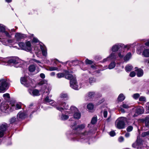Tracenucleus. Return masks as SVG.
<instances>
[{
	"mask_svg": "<svg viewBox=\"0 0 149 149\" xmlns=\"http://www.w3.org/2000/svg\"><path fill=\"white\" fill-rule=\"evenodd\" d=\"M85 127V125L84 124H82L78 126V127L75 129L76 130L78 128H79L80 129H82L84 128Z\"/></svg>",
	"mask_w": 149,
	"mask_h": 149,
	"instance_id": "44",
	"label": "nucleus"
},
{
	"mask_svg": "<svg viewBox=\"0 0 149 149\" xmlns=\"http://www.w3.org/2000/svg\"><path fill=\"white\" fill-rule=\"evenodd\" d=\"M133 67L132 66L127 65L125 68V70L127 72H130L131 70Z\"/></svg>",
	"mask_w": 149,
	"mask_h": 149,
	"instance_id": "31",
	"label": "nucleus"
},
{
	"mask_svg": "<svg viewBox=\"0 0 149 149\" xmlns=\"http://www.w3.org/2000/svg\"><path fill=\"white\" fill-rule=\"evenodd\" d=\"M40 77L42 79H44L45 77V75L43 73L40 74Z\"/></svg>",
	"mask_w": 149,
	"mask_h": 149,
	"instance_id": "52",
	"label": "nucleus"
},
{
	"mask_svg": "<svg viewBox=\"0 0 149 149\" xmlns=\"http://www.w3.org/2000/svg\"><path fill=\"white\" fill-rule=\"evenodd\" d=\"M21 108V106L20 104H16L15 105H12L11 108L15 110H18Z\"/></svg>",
	"mask_w": 149,
	"mask_h": 149,
	"instance_id": "22",
	"label": "nucleus"
},
{
	"mask_svg": "<svg viewBox=\"0 0 149 149\" xmlns=\"http://www.w3.org/2000/svg\"><path fill=\"white\" fill-rule=\"evenodd\" d=\"M109 134L110 136H113L115 135V133L114 131H111L109 132Z\"/></svg>",
	"mask_w": 149,
	"mask_h": 149,
	"instance_id": "48",
	"label": "nucleus"
},
{
	"mask_svg": "<svg viewBox=\"0 0 149 149\" xmlns=\"http://www.w3.org/2000/svg\"><path fill=\"white\" fill-rule=\"evenodd\" d=\"M38 85L39 86H42V89L43 90L44 88H45V90L44 93H49L51 91V88L49 87V85L47 84V81L43 79L40 81L38 84Z\"/></svg>",
	"mask_w": 149,
	"mask_h": 149,
	"instance_id": "6",
	"label": "nucleus"
},
{
	"mask_svg": "<svg viewBox=\"0 0 149 149\" xmlns=\"http://www.w3.org/2000/svg\"><path fill=\"white\" fill-rule=\"evenodd\" d=\"M136 72L137 75L140 77L142 76L143 74V70L141 69H138L135 70Z\"/></svg>",
	"mask_w": 149,
	"mask_h": 149,
	"instance_id": "19",
	"label": "nucleus"
},
{
	"mask_svg": "<svg viewBox=\"0 0 149 149\" xmlns=\"http://www.w3.org/2000/svg\"><path fill=\"white\" fill-rule=\"evenodd\" d=\"M88 134V132H85V133H84L82 134V135H87Z\"/></svg>",
	"mask_w": 149,
	"mask_h": 149,
	"instance_id": "64",
	"label": "nucleus"
},
{
	"mask_svg": "<svg viewBox=\"0 0 149 149\" xmlns=\"http://www.w3.org/2000/svg\"><path fill=\"white\" fill-rule=\"evenodd\" d=\"M139 100L141 102H146V97L143 96L140 97L139 98Z\"/></svg>",
	"mask_w": 149,
	"mask_h": 149,
	"instance_id": "36",
	"label": "nucleus"
},
{
	"mask_svg": "<svg viewBox=\"0 0 149 149\" xmlns=\"http://www.w3.org/2000/svg\"><path fill=\"white\" fill-rule=\"evenodd\" d=\"M33 60L35 62H36L38 63H40V61H38V60H36L35 59H34Z\"/></svg>",
	"mask_w": 149,
	"mask_h": 149,
	"instance_id": "59",
	"label": "nucleus"
},
{
	"mask_svg": "<svg viewBox=\"0 0 149 149\" xmlns=\"http://www.w3.org/2000/svg\"><path fill=\"white\" fill-rule=\"evenodd\" d=\"M9 108L8 104L6 102H2L0 107V113L1 112L8 113V109Z\"/></svg>",
	"mask_w": 149,
	"mask_h": 149,
	"instance_id": "11",
	"label": "nucleus"
},
{
	"mask_svg": "<svg viewBox=\"0 0 149 149\" xmlns=\"http://www.w3.org/2000/svg\"><path fill=\"white\" fill-rule=\"evenodd\" d=\"M3 97L4 98V99L5 100H9L10 98V95L8 93H6L4 94L3 95Z\"/></svg>",
	"mask_w": 149,
	"mask_h": 149,
	"instance_id": "25",
	"label": "nucleus"
},
{
	"mask_svg": "<svg viewBox=\"0 0 149 149\" xmlns=\"http://www.w3.org/2000/svg\"><path fill=\"white\" fill-rule=\"evenodd\" d=\"M131 56V54L130 52L128 53L124 58V60L125 61H128L130 58Z\"/></svg>",
	"mask_w": 149,
	"mask_h": 149,
	"instance_id": "27",
	"label": "nucleus"
},
{
	"mask_svg": "<svg viewBox=\"0 0 149 149\" xmlns=\"http://www.w3.org/2000/svg\"><path fill=\"white\" fill-rule=\"evenodd\" d=\"M107 115V111L106 110H104L103 112V116L104 118H106Z\"/></svg>",
	"mask_w": 149,
	"mask_h": 149,
	"instance_id": "50",
	"label": "nucleus"
},
{
	"mask_svg": "<svg viewBox=\"0 0 149 149\" xmlns=\"http://www.w3.org/2000/svg\"><path fill=\"white\" fill-rule=\"evenodd\" d=\"M97 120V118L96 117H93L91 121V123L92 124H94L95 123Z\"/></svg>",
	"mask_w": 149,
	"mask_h": 149,
	"instance_id": "35",
	"label": "nucleus"
},
{
	"mask_svg": "<svg viewBox=\"0 0 149 149\" xmlns=\"http://www.w3.org/2000/svg\"><path fill=\"white\" fill-rule=\"evenodd\" d=\"M124 138L122 137H120L118 139V141L120 142H122L124 141Z\"/></svg>",
	"mask_w": 149,
	"mask_h": 149,
	"instance_id": "51",
	"label": "nucleus"
},
{
	"mask_svg": "<svg viewBox=\"0 0 149 149\" xmlns=\"http://www.w3.org/2000/svg\"><path fill=\"white\" fill-rule=\"evenodd\" d=\"M16 118L15 117L12 118L10 120V122L11 123H13L16 121Z\"/></svg>",
	"mask_w": 149,
	"mask_h": 149,
	"instance_id": "49",
	"label": "nucleus"
},
{
	"mask_svg": "<svg viewBox=\"0 0 149 149\" xmlns=\"http://www.w3.org/2000/svg\"><path fill=\"white\" fill-rule=\"evenodd\" d=\"M29 71L31 72L35 71L36 69V66L34 65H30L29 68Z\"/></svg>",
	"mask_w": 149,
	"mask_h": 149,
	"instance_id": "28",
	"label": "nucleus"
},
{
	"mask_svg": "<svg viewBox=\"0 0 149 149\" xmlns=\"http://www.w3.org/2000/svg\"><path fill=\"white\" fill-rule=\"evenodd\" d=\"M20 82L22 84L26 87L31 86L32 84V80L27 77L21 78Z\"/></svg>",
	"mask_w": 149,
	"mask_h": 149,
	"instance_id": "9",
	"label": "nucleus"
},
{
	"mask_svg": "<svg viewBox=\"0 0 149 149\" xmlns=\"http://www.w3.org/2000/svg\"><path fill=\"white\" fill-rule=\"evenodd\" d=\"M57 69L58 68L55 67H50L48 69V70L51 71L57 70Z\"/></svg>",
	"mask_w": 149,
	"mask_h": 149,
	"instance_id": "42",
	"label": "nucleus"
},
{
	"mask_svg": "<svg viewBox=\"0 0 149 149\" xmlns=\"http://www.w3.org/2000/svg\"><path fill=\"white\" fill-rule=\"evenodd\" d=\"M89 83L90 84H92L95 81V79L93 78H90L89 79Z\"/></svg>",
	"mask_w": 149,
	"mask_h": 149,
	"instance_id": "40",
	"label": "nucleus"
},
{
	"mask_svg": "<svg viewBox=\"0 0 149 149\" xmlns=\"http://www.w3.org/2000/svg\"><path fill=\"white\" fill-rule=\"evenodd\" d=\"M137 52L138 54H140L141 53V51L140 50H138L137 51Z\"/></svg>",
	"mask_w": 149,
	"mask_h": 149,
	"instance_id": "60",
	"label": "nucleus"
},
{
	"mask_svg": "<svg viewBox=\"0 0 149 149\" xmlns=\"http://www.w3.org/2000/svg\"><path fill=\"white\" fill-rule=\"evenodd\" d=\"M145 45H146L149 47V40L147 41L145 43Z\"/></svg>",
	"mask_w": 149,
	"mask_h": 149,
	"instance_id": "57",
	"label": "nucleus"
},
{
	"mask_svg": "<svg viewBox=\"0 0 149 149\" xmlns=\"http://www.w3.org/2000/svg\"><path fill=\"white\" fill-rule=\"evenodd\" d=\"M4 26L3 25L0 24V32L3 33V32L5 30Z\"/></svg>",
	"mask_w": 149,
	"mask_h": 149,
	"instance_id": "38",
	"label": "nucleus"
},
{
	"mask_svg": "<svg viewBox=\"0 0 149 149\" xmlns=\"http://www.w3.org/2000/svg\"><path fill=\"white\" fill-rule=\"evenodd\" d=\"M45 100L47 102H49L50 104L51 105L54 107L57 110L59 111L62 112L63 111V108L62 107H59L58 104H57V103L54 102L53 100L49 99L48 96L46 97L45 99Z\"/></svg>",
	"mask_w": 149,
	"mask_h": 149,
	"instance_id": "8",
	"label": "nucleus"
},
{
	"mask_svg": "<svg viewBox=\"0 0 149 149\" xmlns=\"http://www.w3.org/2000/svg\"><path fill=\"white\" fill-rule=\"evenodd\" d=\"M68 111H67V113H66V114H67L68 115H66L65 114H62L61 116V120H65L67 119H68L69 117V114H68Z\"/></svg>",
	"mask_w": 149,
	"mask_h": 149,
	"instance_id": "24",
	"label": "nucleus"
},
{
	"mask_svg": "<svg viewBox=\"0 0 149 149\" xmlns=\"http://www.w3.org/2000/svg\"><path fill=\"white\" fill-rule=\"evenodd\" d=\"M57 76L58 78H60L64 77L65 75L63 73H59L57 74Z\"/></svg>",
	"mask_w": 149,
	"mask_h": 149,
	"instance_id": "34",
	"label": "nucleus"
},
{
	"mask_svg": "<svg viewBox=\"0 0 149 149\" xmlns=\"http://www.w3.org/2000/svg\"><path fill=\"white\" fill-rule=\"evenodd\" d=\"M121 46V45L120 44H118L113 45L112 48V50L113 52H116L117 51L118 49Z\"/></svg>",
	"mask_w": 149,
	"mask_h": 149,
	"instance_id": "18",
	"label": "nucleus"
},
{
	"mask_svg": "<svg viewBox=\"0 0 149 149\" xmlns=\"http://www.w3.org/2000/svg\"><path fill=\"white\" fill-rule=\"evenodd\" d=\"M85 62L86 64H91L93 63V61L90 60L86 59L85 60Z\"/></svg>",
	"mask_w": 149,
	"mask_h": 149,
	"instance_id": "46",
	"label": "nucleus"
},
{
	"mask_svg": "<svg viewBox=\"0 0 149 149\" xmlns=\"http://www.w3.org/2000/svg\"><path fill=\"white\" fill-rule=\"evenodd\" d=\"M144 122L145 123V126H148L149 127V126L148 125L149 123V118H145Z\"/></svg>",
	"mask_w": 149,
	"mask_h": 149,
	"instance_id": "33",
	"label": "nucleus"
},
{
	"mask_svg": "<svg viewBox=\"0 0 149 149\" xmlns=\"http://www.w3.org/2000/svg\"><path fill=\"white\" fill-rule=\"evenodd\" d=\"M8 127V125L6 123H3L0 126V137H2L4 134V132Z\"/></svg>",
	"mask_w": 149,
	"mask_h": 149,
	"instance_id": "12",
	"label": "nucleus"
},
{
	"mask_svg": "<svg viewBox=\"0 0 149 149\" xmlns=\"http://www.w3.org/2000/svg\"><path fill=\"white\" fill-rule=\"evenodd\" d=\"M33 42H38V40L36 38H33Z\"/></svg>",
	"mask_w": 149,
	"mask_h": 149,
	"instance_id": "53",
	"label": "nucleus"
},
{
	"mask_svg": "<svg viewBox=\"0 0 149 149\" xmlns=\"http://www.w3.org/2000/svg\"><path fill=\"white\" fill-rule=\"evenodd\" d=\"M116 58V56L114 53H112L107 58H105L103 60L104 62L107 61H109L112 60Z\"/></svg>",
	"mask_w": 149,
	"mask_h": 149,
	"instance_id": "16",
	"label": "nucleus"
},
{
	"mask_svg": "<svg viewBox=\"0 0 149 149\" xmlns=\"http://www.w3.org/2000/svg\"><path fill=\"white\" fill-rule=\"evenodd\" d=\"M6 1L8 3L12 1V0H6Z\"/></svg>",
	"mask_w": 149,
	"mask_h": 149,
	"instance_id": "62",
	"label": "nucleus"
},
{
	"mask_svg": "<svg viewBox=\"0 0 149 149\" xmlns=\"http://www.w3.org/2000/svg\"><path fill=\"white\" fill-rule=\"evenodd\" d=\"M142 54L145 57H149V49H145L143 52Z\"/></svg>",
	"mask_w": 149,
	"mask_h": 149,
	"instance_id": "23",
	"label": "nucleus"
},
{
	"mask_svg": "<svg viewBox=\"0 0 149 149\" xmlns=\"http://www.w3.org/2000/svg\"><path fill=\"white\" fill-rule=\"evenodd\" d=\"M68 99V95L67 94L62 93L61 94L59 99L58 100L57 104H58L59 107H62L64 109H67L69 108L68 105L65 102L62 101V100H66Z\"/></svg>",
	"mask_w": 149,
	"mask_h": 149,
	"instance_id": "2",
	"label": "nucleus"
},
{
	"mask_svg": "<svg viewBox=\"0 0 149 149\" xmlns=\"http://www.w3.org/2000/svg\"><path fill=\"white\" fill-rule=\"evenodd\" d=\"M95 93L94 92H89L88 94V96L89 98H92L95 96Z\"/></svg>",
	"mask_w": 149,
	"mask_h": 149,
	"instance_id": "32",
	"label": "nucleus"
},
{
	"mask_svg": "<svg viewBox=\"0 0 149 149\" xmlns=\"http://www.w3.org/2000/svg\"><path fill=\"white\" fill-rule=\"evenodd\" d=\"M120 106L123 108L126 109H127L130 108V106L128 104H123L121 105Z\"/></svg>",
	"mask_w": 149,
	"mask_h": 149,
	"instance_id": "37",
	"label": "nucleus"
},
{
	"mask_svg": "<svg viewBox=\"0 0 149 149\" xmlns=\"http://www.w3.org/2000/svg\"><path fill=\"white\" fill-rule=\"evenodd\" d=\"M133 129V127L131 126H129L127 129V131L130 132Z\"/></svg>",
	"mask_w": 149,
	"mask_h": 149,
	"instance_id": "45",
	"label": "nucleus"
},
{
	"mask_svg": "<svg viewBox=\"0 0 149 149\" xmlns=\"http://www.w3.org/2000/svg\"><path fill=\"white\" fill-rule=\"evenodd\" d=\"M124 47L125 48H127V49H128V48H129V45H125L124 46Z\"/></svg>",
	"mask_w": 149,
	"mask_h": 149,
	"instance_id": "61",
	"label": "nucleus"
},
{
	"mask_svg": "<svg viewBox=\"0 0 149 149\" xmlns=\"http://www.w3.org/2000/svg\"><path fill=\"white\" fill-rule=\"evenodd\" d=\"M149 135V131L148 132L143 133L142 134V136L143 137H145Z\"/></svg>",
	"mask_w": 149,
	"mask_h": 149,
	"instance_id": "43",
	"label": "nucleus"
},
{
	"mask_svg": "<svg viewBox=\"0 0 149 149\" xmlns=\"http://www.w3.org/2000/svg\"><path fill=\"white\" fill-rule=\"evenodd\" d=\"M87 108L89 111L92 110L94 108V105L92 103H89L87 105Z\"/></svg>",
	"mask_w": 149,
	"mask_h": 149,
	"instance_id": "29",
	"label": "nucleus"
},
{
	"mask_svg": "<svg viewBox=\"0 0 149 149\" xmlns=\"http://www.w3.org/2000/svg\"><path fill=\"white\" fill-rule=\"evenodd\" d=\"M125 118L122 117L118 118L116 121V126L118 129L123 128L125 127Z\"/></svg>",
	"mask_w": 149,
	"mask_h": 149,
	"instance_id": "7",
	"label": "nucleus"
},
{
	"mask_svg": "<svg viewBox=\"0 0 149 149\" xmlns=\"http://www.w3.org/2000/svg\"><path fill=\"white\" fill-rule=\"evenodd\" d=\"M5 61L8 64H12L15 67L17 68L20 66L21 60L18 57L13 58L10 59L7 58L5 59Z\"/></svg>",
	"mask_w": 149,
	"mask_h": 149,
	"instance_id": "3",
	"label": "nucleus"
},
{
	"mask_svg": "<svg viewBox=\"0 0 149 149\" xmlns=\"http://www.w3.org/2000/svg\"><path fill=\"white\" fill-rule=\"evenodd\" d=\"M40 48L43 56H46L47 55V49L46 47L44 45H40Z\"/></svg>",
	"mask_w": 149,
	"mask_h": 149,
	"instance_id": "15",
	"label": "nucleus"
},
{
	"mask_svg": "<svg viewBox=\"0 0 149 149\" xmlns=\"http://www.w3.org/2000/svg\"><path fill=\"white\" fill-rule=\"evenodd\" d=\"M8 85V84L6 79H2L0 80V93L5 91Z\"/></svg>",
	"mask_w": 149,
	"mask_h": 149,
	"instance_id": "10",
	"label": "nucleus"
},
{
	"mask_svg": "<svg viewBox=\"0 0 149 149\" xmlns=\"http://www.w3.org/2000/svg\"><path fill=\"white\" fill-rule=\"evenodd\" d=\"M70 110L68 112L69 116H72L74 114V118L76 119H79L81 117V114L79 112L77 108L74 106L70 107Z\"/></svg>",
	"mask_w": 149,
	"mask_h": 149,
	"instance_id": "4",
	"label": "nucleus"
},
{
	"mask_svg": "<svg viewBox=\"0 0 149 149\" xmlns=\"http://www.w3.org/2000/svg\"><path fill=\"white\" fill-rule=\"evenodd\" d=\"M120 111L122 113H124L125 112L124 109H123V108L122 107H121L120 106Z\"/></svg>",
	"mask_w": 149,
	"mask_h": 149,
	"instance_id": "55",
	"label": "nucleus"
},
{
	"mask_svg": "<svg viewBox=\"0 0 149 149\" xmlns=\"http://www.w3.org/2000/svg\"><path fill=\"white\" fill-rule=\"evenodd\" d=\"M14 42V40H13L9 39L8 40V42L9 43H12Z\"/></svg>",
	"mask_w": 149,
	"mask_h": 149,
	"instance_id": "54",
	"label": "nucleus"
},
{
	"mask_svg": "<svg viewBox=\"0 0 149 149\" xmlns=\"http://www.w3.org/2000/svg\"><path fill=\"white\" fill-rule=\"evenodd\" d=\"M118 56L120 57H123V55H121V54L120 53L118 54Z\"/></svg>",
	"mask_w": 149,
	"mask_h": 149,
	"instance_id": "63",
	"label": "nucleus"
},
{
	"mask_svg": "<svg viewBox=\"0 0 149 149\" xmlns=\"http://www.w3.org/2000/svg\"><path fill=\"white\" fill-rule=\"evenodd\" d=\"M140 96V95L138 93H136L134 94L133 95V97L136 100Z\"/></svg>",
	"mask_w": 149,
	"mask_h": 149,
	"instance_id": "41",
	"label": "nucleus"
},
{
	"mask_svg": "<svg viewBox=\"0 0 149 149\" xmlns=\"http://www.w3.org/2000/svg\"><path fill=\"white\" fill-rule=\"evenodd\" d=\"M30 94L33 96H39L40 95L39 91L37 89H34L32 91V93L30 92Z\"/></svg>",
	"mask_w": 149,
	"mask_h": 149,
	"instance_id": "21",
	"label": "nucleus"
},
{
	"mask_svg": "<svg viewBox=\"0 0 149 149\" xmlns=\"http://www.w3.org/2000/svg\"><path fill=\"white\" fill-rule=\"evenodd\" d=\"M130 136V134L129 133H127L125 134V136L127 138L129 137Z\"/></svg>",
	"mask_w": 149,
	"mask_h": 149,
	"instance_id": "56",
	"label": "nucleus"
},
{
	"mask_svg": "<svg viewBox=\"0 0 149 149\" xmlns=\"http://www.w3.org/2000/svg\"><path fill=\"white\" fill-rule=\"evenodd\" d=\"M19 45L21 49L27 52H30L31 50V45L29 41H27L25 43L20 42L19 44Z\"/></svg>",
	"mask_w": 149,
	"mask_h": 149,
	"instance_id": "5",
	"label": "nucleus"
},
{
	"mask_svg": "<svg viewBox=\"0 0 149 149\" xmlns=\"http://www.w3.org/2000/svg\"><path fill=\"white\" fill-rule=\"evenodd\" d=\"M65 77L66 79L70 80V86L72 88L76 90H78L79 89V88L74 76H73L72 74H69L68 72H67L65 73Z\"/></svg>",
	"mask_w": 149,
	"mask_h": 149,
	"instance_id": "1",
	"label": "nucleus"
},
{
	"mask_svg": "<svg viewBox=\"0 0 149 149\" xmlns=\"http://www.w3.org/2000/svg\"><path fill=\"white\" fill-rule=\"evenodd\" d=\"M25 114L23 112H20L17 114V117L18 119H23L25 118Z\"/></svg>",
	"mask_w": 149,
	"mask_h": 149,
	"instance_id": "20",
	"label": "nucleus"
},
{
	"mask_svg": "<svg viewBox=\"0 0 149 149\" xmlns=\"http://www.w3.org/2000/svg\"><path fill=\"white\" fill-rule=\"evenodd\" d=\"M3 33H4L5 35L8 38H10L11 37V36L10 35L8 32L6 31L5 30L4 31Z\"/></svg>",
	"mask_w": 149,
	"mask_h": 149,
	"instance_id": "39",
	"label": "nucleus"
},
{
	"mask_svg": "<svg viewBox=\"0 0 149 149\" xmlns=\"http://www.w3.org/2000/svg\"><path fill=\"white\" fill-rule=\"evenodd\" d=\"M141 142V140L139 137H138L136 141L132 144V146L134 148H138V147L140 146Z\"/></svg>",
	"mask_w": 149,
	"mask_h": 149,
	"instance_id": "13",
	"label": "nucleus"
},
{
	"mask_svg": "<svg viewBox=\"0 0 149 149\" xmlns=\"http://www.w3.org/2000/svg\"><path fill=\"white\" fill-rule=\"evenodd\" d=\"M144 112L143 108L142 107H140L137 108L136 109V112L137 115L142 114Z\"/></svg>",
	"mask_w": 149,
	"mask_h": 149,
	"instance_id": "17",
	"label": "nucleus"
},
{
	"mask_svg": "<svg viewBox=\"0 0 149 149\" xmlns=\"http://www.w3.org/2000/svg\"><path fill=\"white\" fill-rule=\"evenodd\" d=\"M125 99V97L122 94H120L119 95L118 98V100L119 101H122Z\"/></svg>",
	"mask_w": 149,
	"mask_h": 149,
	"instance_id": "26",
	"label": "nucleus"
},
{
	"mask_svg": "<svg viewBox=\"0 0 149 149\" xmlns=\"http://www.w3.org/2000/svg\"><path fill=\"white\" fill-rule=\"evenodd\" d=\"M116 65V63L115 62H112L111 63L109 66L108 68L109 69H111L114 68Z\"/></svg>",
	"mask_w": 149,
	"mask_h": 149,
	"instance_id": "30",
	"label": "nucleus"
},
{
	"mask_svg": "<svg viewBox=\"0 0 149 149\" xmlns=\"http://www.w3.org/2000/svg\"><path fill=\"white\" fill-rule=\"evenodd\" d=\"M136 75V73L134 71L131 72L130 74V76L131 77H133Z\"/></svg>",
	"mask_w": 149,
	"mask_h": 149,
	"instance_id": "47",
	"label": "nucleus"
},
{
	"mask_svg": "<svg viewBox=\"0 0 149 149\" xmlns=\"http://www.w3.org/2000/svg\"><path fill=\"white\" fill-rule=\"evenodd\" d=\"M55 74V72H52L50 73V75L51 76H54Z\"/></svg>",
	"mask_w": 149,
	"mask_h": 149,
	"instance_id": "58",
	"label": "nucleus"
},
{
	"mask_svg": "<svg viewBox=\"0 0 149 149\" xmlns=\"http://www.w3.org/2000/svg\"><path fill=\"white\" fill-rule=\"evenodd\" d=\"M25 36V35L24 34L17 33L15 35V38L17 41H19L23 38Z\"/></svg>",
	"mask_w": 149,
	"mask_h": 149,
	"instance_id": "14",
	"label": "nucleus"
}]
</instances>
